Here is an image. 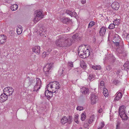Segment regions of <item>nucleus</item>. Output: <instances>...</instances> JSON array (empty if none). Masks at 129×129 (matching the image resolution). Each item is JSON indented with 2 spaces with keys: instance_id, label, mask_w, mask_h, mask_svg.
<instances>
[{
  "instance_id": "obj_14",
  "label": "nucleus",
  "mask_w": 129,
  "mask_h": 129,
  "mask_svg": "<svg viewBox=\"0 0 129 129\" xmlns=\"http://www.w3.org/2000/svg\"><path fill=\"white\" fill-rule=\"evenodd\" d=\"M6 37L5 35H0V44H4L6 41Z\"/></svg>"
},
{
  "instance_id": "obj_41",
  "label": "nucleus",
  "mask_w": 129,
  "mask_h": 129,
  "mask_svg": "<svg viewBox=\"0 0 129 129\" xmlns=\"http://www.w3.org/2000/svg\"><path fill=\"white\" fill-rule=\"evenodd\" d=\"M22 29H18V28L17 29V32L18 34L19 35L22 32Z\"/></svg>"
},
{
  "instance_id": "obj_45",
  "label": "nucleus",
  "mask_w": 129,
  "mask_h": 129,
  "mask_svg": "<svg viewBox=\"0 0 129 129\" xmlns=\"http://www.w3.org/2000/svg\"><path fill=\"white\" fill-rule=\"evenodd\" d=\"M68 65L70 66L71 67H73V63L71 62H69L68 63Z\"/></svg>"
},
{
  "instance_id": "obj_38",
  "label": "nucleus",
  "mask_w": 129,
  "mask_h": 129,
  "mask_svg": "<svg viewBox=\"0 0 129 129\" xmlns=\"http://www.w3.org/2000/svg\"><path fill=\"white\" fill-rule=\"evenodd\" d=\"M72 121V118L71 116H69V118L68 119V121L67 122L69 124L71 123Z\"/></svg>"
},
{
  "instance_id": "obj_28",
  "label": "nucleus",
  "mask_w": 129,
  "mask_h": 129,
  "mask_svg": "<svg viewBox=\"0 0 129 129\" xmlns=\"http://www.w3.org/2000/svg\"><path fill=\"white\" fill-rule=\"evenodd\" d=\"M80 92L82 94H88L89 92V89H81Z\"/></svg>"
},
{
  "instance_id": "obj_1",
  "label": "nucleus",
  "mask_w": 129,
  "mask_h": 129,
  "mask_svg": "<svg viewBox=\"0 0 129 129\" xmlns=\"http://www.w3.org/2000/svg\"><path fill=\"white\" fill-rule=\"evenodd\" d=\"M78 34H76L72 36V38L68 36L60 35L59 38L56 41L55 44L58 46L64 47H69L71 46L75 41L80 40Z\"/></svg>"
},
{
  "instance_id": "obj_36",
  "label": "nucleus",
  "mask_w": 129,
  "mask_h": 129,
  "mask_svg": "<svg viewBox=\"0 0 129 129\" xmlns=\"http://www.w3.org/2000/svg\"><path fill=\"white\" fill-rule=\"evenodd\" d=\"M115 25L114 23L111 24L109 26L108 28L110 29H113L115 28Z\"/></svg>"
},
{
  "instance_id": "obj_43",
  "label": "nucleus",
  "mask_w": 129,
  "mask_h": 129,
  "mask_svg": "<svg viewBox=\"0 0 129 129\" xmlns=\"http://www.w3.org/2000/svg\"><path fill=\"white\" fill-rule=\"evenodd\" d=\"M119 82V81L116 80H114L113 81V83L115 85H117Z\"/></svg>"
},
{
  "instance_id": "obj_24",
  "label": "nucleus",
  "mask_w": 129,
  "mask_h": 129,
  "mask_svg": "<svg viewBox=\"0 0 129 129\" xmlns=\"http://www.w3.org/2000/svg\"><path fill=\"white\" fill-rule=\"evenodd\" d=\"M94 115H92L91 116L88 120V122L89 124H90L93 122L94 120Z\"/></svg>"
},
{
  "instance_id": "obj_42",
  "label": "nucleus",
  "mask_w": 129,
  "mask_h": 129,
  "mask_svg": "<svg viewBox=\"0 0 129 129\" xmlns=\"http://www.w3.org/2000/svg\"><path fill=\"white\" fill-rule=\"evenodd\" d=\"M76 109L79 111H81L83 109V108L82 106H78L77 107Z\"/></svg>"
},
{
  "instance_id": "obj_58",
  "label": "nucleus",
  "mask_w": 129,
  "mask_h": 129,
  "mask_svg": "<svg viewBox=\"0 0 129 129\" xmlns=\"http://www.w3.org/2000/svg\"><path fill=\"white\" fill-rule=\"evenodd\" d=\"M69 29H70V28H68V31L69 30Z\"/></svg>"
},
{
  "instance_id": "obj_54",
  "label": "nucleus",
  "mask_w": 129,
  "mask_h": 129,
  "mask_svg": "<svg viewBox=\"0 0 129 129\" xmlns=\"http://www.w3.org/2000/svg\"><path fill=\"white\" fill-rule=\"evenodd\" d=\"M120 71L119 70V71H117V72H116V74L118 75H120L119 74V73H120Z\"/></svg>"
},
{
  "instance_id": "obj_32",
  "label": "nucleus",
  "mask_w": 129,
  "mask_h": 129,
  "mask_svg": "<svg viewBox=\"0 0 129 129\" xmlns=\"http://www.w3.org/2000/svg\"><path fill=\"white\" fill-rule=\"evenodd\" d=\"M124 66L126 69H129V62H126L124 64Z\"/></svg>"
},
{
  "instance_id": "obj_10",
  "label": "nucleus",
  "mask_w": 129,
  "mask_h": 129,
  "mask_svg": "<svg viewBox=\"0 0 129 129\" xmlns=\"http://www.w3.org/2000/svg\"><path fill=\"white\" fill-rule=\"evenodd\" d=\"M5 93H2L0 96V102L3 103L5 102L7 99L8 97Z\"/></svg>"
},
{
  "instance_id": "obj_22",
  "label": "nucleus",
  "mask_w": 129,
  "mask_h": 129,
  "mask_svg": "<svg viewBox=\"0 0 129 129\" xmlns=\"http://www.w3.org/2000/svg\"><path fill=\"white\" fill-rule=\"evenodd\" d=\"M18 6L17 4H14L11 7V9L12 11H14L17 10L18 8Z\"/></svg>"
},
{
  "instance_id": "obj_11",
  "label": "nucleus",
  "mask_w": 129,
  "mask_h": 129,
  "mask_svg": "<svg viewBox=\"0 0 129 129\" xmlns=\"http://www.w3.org/2000/svg\"><path fill=\"white\" fill-rule=\"evenodd\" d=\"M36 79L37 83L36 85L34 87V89H40L41 86V81L38 78H36Z\"/></svg>"
},
{
  "instance_id": "obj_57",
  "label": "nucleus",
  "mask_w": 129,
  "mask_h": 129,
  "mask_svg": "<svg viewBox=\"0 0 129 129\" xmlns=\"http://www.w3.org/2000/svg\"><path fill=\"white\" fill-rule=\"evenodd\" d=\"M39 89H37V90H36L35 89H34L33 90V91L34 92L35 91H36V92L37 91H38V90H39Z\"/></svg>"
},
{
  "instance_id": "obj_25",
  "label": "nucleus",
  "mask_w": 129,
  "mask_h": 129,
  "mask_svg": "<svg viewBox=\"0 0 129 129\" xmlns=\"http://www.w3.org/2000/svg\"><path fill=\"white\" fill-rule=\"evenodd\" d=\"M86 113L85 112H84L81 114V119L82 121H84L86 118Z\"/></svg>"
},
{
  "instance_id": "obj_55",
  "label": "nucleus",
  "mask_w": 129,
  "mask_h": 129,
  "mask_svg": "<svg viewBox=\"0 0 129 129\" xmlns=\"http://www.w3.org/2000/svg\"><path fill=\"white\" fill-rule=\"evenodd\" d=\"M46 55H47L49 54L50 52H49L48 51H47V52H46Z\"/></svg>"
},
{
  "instance_id": "obj_35",
  "label": "nucleus",
  "mask_w": 129,
  "mask_h": 129,
  "mask_svg": "<svg viewBox=\"0 0 129 129\" xmlns=\"http://www.w3.org/2000/svg\"><path fill=\"white\" fill-rule=\"evenodd\" d=\"M94 79V77L92 75L90 74L88 77V79H89L90 81H92Z\"/></svg>"
},
{
  "instance_id": "obj_46",
  "label": "nucleus",
  "mask_w": 129,
  "mask_h": 129,
  "mask_svg": "<svg viewBox=\"0 0 129 129\" xmlns=\"http://www.w3.org/2000/svg\"><path fill=\"white\" fill-rule=\"evenodd\" d=\"M42 57L43 58H44L45 57L46 55H46V53L45 52H44L43 53H42Z\"/></svg>"
},
{
  "instance_id": "obj_33",
  "label": "nucleus",
  "mask_w": 129,
  "mask_h": 129,
  "mask_svg": "<svg viewBox=\"0 0 129 129\" xmlns=\"http://www.w3.org/2000/svg\"><path fill=\"white\" fill-rule=\"evenodd\" d=\"M92 68L94 70H99L100 69L101 67L100 66H93L92 67Z\"/></svg>"
},
{
  "instance_id": "obj_21",
  "label": "nucleus",
  "mask_w": 129,
  "mask_h": 129,
  "mask_svg": "<svg viewBox=\"0 0 129 129\" xmlns=\"http://www.w3.org/2000/svg\"><path fill=\"white\" fill-rule=\"evenodd\" d=\"M65 69L64 68H60L58 71L59 74L61 76H62L65 73Z\"/></svg>"
},
{
  "instance_id": "obj_60",
  "label": "nucleus",
  "mask_w": 129,
  "mask_h": 129,
  "mask_svg": "<svg viewBox=\"0 0 129 129\" xmlns=\"http://www.w3.org/2000/svg\"><path fill=\"white\" fill-rule=\"evenodd\" d=\"M93 42L94 43H95V41H94Z\"/></svg>"
},
{
  "instance_id": "obj_26",
  "label": "nucleus",
  "mask_w": 129,
  "mask_h": 129,
  "mask_svg": "<svg viewBox=\"0 0 129 129\" xmlns=\"http://www.w3.org/2000/svg\"><path fill=\"white\" fill-rule=\"evenodd\" d=\"M80 66L82 68L85 69L86 67V66L84 62L83 61H80Z\"/></svg>"
},
{
  "instance_id": "obj_30",
  "label": "nucleus",
  "mask_w": 129,
  "mask_h": 129,
  "mask_svg": "<svg viewBox=\"0 0 129 129\" xmlns=\"http://www.w3.org/2000/svg\"><path fill=\"white\" fill-rule=\"evenodd\" d=\"M103 93L105 97L108 96V92L107 89H103Z\"/></svg>"
},
{
  "instance_id": "obj_16",
  "label": "nucleus",
  "mask_w": 129,
  "mask_h": 129,
  "mask_svg": "<svg viewBox=\"0 0 129 129\" xmlns=\"http://www.w3.org/2000/svg\"><path fill=\"white\" fill-rule=\"evenodd\" d=\"M106 30V28L104 27H102L100 29L99 31L100 35L101 36H103L105 34Z\"/></svg>"
},
{
  "instance_id": "obj_4",
  "label": "nucleus",
  "mask_w": 129,
  "mask_h": 129,
  "mask_svg": "<svg viewBox=\"0 0 129 129\" xmlns=\"http://www.w3.org/2000/svg\"><path fill=\"white\" fill-rule=\"evenodd\" d=\"M42 11L38 10L36 11L35 12L36 16L34 19V21L35 23L39 21L43 17V15L42 13Z\"/></svg>"
},
{
  "instance_id": "obj_12",
  "label": "nucleus",
  "mask_w": 129,
  "mask_h": 129,
  "mask_svg": "<svg viewBox=\"0 0 129 129\" xmlns=\"http://www.w3.org/2000/svg\"><path fill=\"white\" fill-rule=\"evenodd\" d=\"M111 7L114 10H117L119 7V4L118 2H114L111 4Z\"/></svg>"
},
{
  "instance_id": "obj_13",
  "label": "nucleus",
  "mask_w": 129,
  "mask_h": 129,
  "mask_svg": "<svg viewBox=\"0 0 129 129\" xmlns=\"http://www.w3.org/2000/svg\"><path fill=\"white\" fill-rule=\"evenodd\" d=\"M65 13L67 14H68L71 17H75L76 16V13L74 12H72L69 10H66V11Z\"/></svg>"
},
{
  "instance_id": "obj_44",
  "label": "nucleus",
  "mask_w": 129,
  "mask_h": 129,
  "mask_svg": "<svg viewBox=\"0 0 129 129\" xmlns=\"http://www.w3.org/2000/svg\"><path fill=\"white\" fill-rule=\"evenodd\" d=\"M117 96L119 97V98H121L122 96V95L121 93L119 92L117 94Z\"/></svg>"
},
{
  "instance_id": "obj_23",
  "label": "nucleus",
  "mask_w": 129,
  "mask_h": 129,
  "mask_svg": "<svg viewBox=\"0 0 129 129\" xmlns=\"http://www.w3.org/2000/svg\"><path fill=\"white\" fill-rule=\"evenodd\" d=\"M99 86L100 88H103V89H106L105 86L104 81H101L99 85Z\"/></svg>"
},
{
  "instance_id": "obj_47",
  "label": "nucleus",
  "mask_w": 129,
  "mask_h": 129,
  "mask_svg": "<svg viewBox=\"0 0 129 129\" xmlns=\"http://www.w3.org/2000/svg\"><path fill=\"white\" fill-rule=\"evenodd\" d=\"M120 99V98H119V97L116 96L115 97L114 100L115 101H118Z\"/></svg>"
},
{
  "instance_id": "obj_37",
  "label": "nucleus",
  "mask_w": 129,
  "mask_h": 129,
  "mask_svg": "<svg viewBox=\"0 0 129 129\" xmlns=\"http://www.w3.org/2000/svg\"><path fill=\"white\" fill-rule=\"evenodd\" d=\"M121 122L119 121H117V122L116 125V129H120V125L121 124Z\"/></svg>"
},
{
  "instance_id": "obj_5",
  "label": "nucleus",
  "mask_w": 129,
  "mask_h": 129,
  "mask_svg": "<svg viewBox=\"0 0 129 129\" xmlns=\"http://www.w3.org/2000/svg\"><path fill=\"white\" fill-rule=\"evenodd\" d=\"M60 85L58 82L57 81H53L50 83L47 86V89L49 88H55V89H59L60 88Z\"/></svg>"
},
{
  "instance_id": "obj_7",
  "label": "nucleus",
  "mask_w": 129,
  "mask_h": 129,
  "mask_svg": "<svg viewBox=\"0 0 129 129\" xmlns=\"http://www.w3.org/2000/svg\"><path fill=\"white\" fill-rule=\"evenodd\" d=\"M56 91L53 90L52 91H50L49 89H47L45 92V96L47 97L48 99H49L52 96L53 93L55 92Z\"/></svg>"
},
{
  "instance_id": "obj_39",
  "label": "nucleus",
  "mask_w": 129,
  "mask_h": 129,
  "mask_svg": "<svg viewBox=\"0 0 129 129\" xmlns=\"http://www.w3.org/2000/svg\"><path fill=\"white\" fill-rule=\"evenodd\" d=\"M119 20L118 19H116V20H115L114 21V24L115 25H118L119 24Z\"/></svg>"
},
{
  "instance_id": "obj_19",
  "label": "nucleus",
  "mask_w": 129,
  "mask_h": 129,
  "mask_svg": "<svg viewBox=\"0 0 129 129\" xmlns=\"http://www.w3.org/2000/svg\"><path fill=\"white\" fill-rule=\"evenodd\" d=\"M68 121V118L66 116L62 118L61 119L60 122L62 124H64Z\"/></svg>"
},
{
  "instance_id": "obj_27",
  "label": "nucleus",
  "mask_w": 129,
  "mask_h": 129,
  "mask_svg": "<svg viewBox=\"0 0 129 129\" xmlns=\"http://www.w3.org/2000/svg\"><path fill=\"white\" fill-rule=\"evenodd\" d=\"M124 49L123 45L122 47H121V48H118L117 49V51L119 53H123V52Z\"/></svg>"
},
{
  "instance_id": "obj_3",
  "label": "nucleus",
  "mask_w": 129,
  "mask_h": 129,
  "mask_svg": "<svg viewBox=\"0 0 129 129\" xmlns=\"http://www.w3.org/2000/svg\"><path fill=\"white\" fill-rule=\"evenodd\" d=\"M125 107L124 105L120 106L119 108V114L122 120L126 121L128 119V117L126 114Z\"/></svg>"
},
{
  "instance_id": "obj_51",
  "label": "nucleus",
  "mask_w": 129,
  "mask_h": 129,
  "mask_svg": "<svg viewBox=\"0 0 129 129\" xmlns=\"http://www.w3.org/2000/svg\"><path fill=\"white\" fill-rule=\"evenodd\" d=\"M18 29H22V27L20 25H18Z\"/></svg>"
},
{
  "instance_id": "obj_15",
  "label": "nucleus",
  "mask_w": 129,
  "mask_h": 129,
  "mask_svg": "<svg viewBox=\"0 0 129 129\" xmlns=\"http://www.w3.org/2000/svg\"><path fill=\"white\" fill-rule=\"evenodd\" d=\"M33 51L37 54H39L40 52V47L39 46H36L32 48Z\"/></svg>"
},
{
  "instance_id": "obj_53",
  "label": "nucleus",
  "mask_w": 129,
  "mask_h": 129,
  "mask_svg": "<svg viewBox=\"0 0 129 129\" xmlns=\"http://www.w3.org/2000/svg\"><path fill=\"white\" fill-rule=\"evenodd\" d=\"M109 56L111 57V59H113L114 58V56L112 54H110L109 55Z\"/></svg>"
},
{
  "instance_id": "obj_56",
  "label": "nucleus",
  "mask_w": 129,
  "mask_h": 129,
  "mask_svg": "<svg viewBox=\"0 0 129 129\" xmlns=\"http://www.w3.org/2000/svg\"><path fill=\"white\" fill-rule=\"evenodd\" d=\"M52 49H49L48 50V51L49 52H51L52 51Z\"/></svg>"
},
{
  "instance_id": "obj_49",
  "label": "nucleus",
  "mask_w": 129,
  "mask_h": 129,
  "mask_svg": "<svg viewBox=\"0 0 129 129\" xmlns=\"http://www.w3.org/2000/svg\"><path fill=\"white\" fill-rule=\"evenodd\" d=\"M103 111V109L102 108H100L98 111V112L99 113H101Z\"/></svg>"
},
{
  "instance_id": "obj_18",
  "label": "nucleus",
  "mask_w": 129,
  "mask_h": 129,
  "mask_svg": "<svg viewBox=\"0 0 129 129\" xmlns=\"http://www.w3.org/2000/svg\"><path fill=\"white\" fill-rule=\"evenodd\" d=\"M120 41H122L121 40V39L120 38V37H118V35H117L114 38L113 42V43H115V42H120Z\"/></svg>"
},
{
  "instance_id": "obj_62",
  "label": "nucleus",
  "mask_w": 129,
  "mask_h": 129,
  "mask_svg": "<svg viewBox=\"0 0 129 129\" xmlns=\"http://www.w3.org/2000/svg\"><path fill=\"white\" fill-rule=\"evenodd\" d=\"M6 88H5L4 89H6Z\"/></svg>"
},
{
  "instance_id": "obj_9",
  "label": "nucleus",
  "mask_w": 129,
  "mask_h": 129,
  "mask_svg": "<svg viewBox=\"0 0 129 129\" xmlns=\"http://www.w3.org/2000/svg\"><path fill=\"white\" fill-rule=\"evenodd\" d=\"M91 103L92 105H94L96 104L98 97L94 94H91L90 96Z\"/></svg>"
},
{
  "instance_id": "obj_48",
  "label": "nucleus",
  "mask_w": 129,
  "mask_h": 129,
  "mask_svg": "<svg viewBox=\"0 0 129 129\" xmlns=\"http://www.w3.org/2000/svg\"><path fill=\"white\" fill-rule=\"evenodd\" d=\"M126 40H129V34H127L126 36Z\"/></svg>"
},
{
  "instance_id": "obj_20",
  "label": "nucleus",
  "mask_w": 129,
  "mask_h": 129,
  "mask_svg": "<svg viewBox=\"0 0 129 129\" xmlns=\"http://www.w3.org/2000/svg\"><path fill=\"white\" fill-rule=\"evenodd\" d=\"M114 45L116 47H119V46L121 47H122L123 45V41H120V42H115V43H113Z\"/></svg>"
},
{
  "instance_id": "obj_61",
  "label": "nucleus",
  "mask_w": 129,
  "mask_h": 129,
  "mask_svg": "<svg viewBox=\"0 0 129 129\" xmlns=\"http://www.w3.org/2000/svg\"><path fill=\"white\" fill-rule=\"evenodd\" d=\"M85 89H87V88H85Z\"/></svg>"
},
{
  "instance_id": "obj_31",
  "label": "nucleus",
  "mask_w": 129,
  "mask_h": 129,
  "mask_svg": "<svg viewBox=\"0 0 129 129\" xmlns=\"http://www.w3.org/2000/svg\"><path fill=\"white\" fill-rule=\"evenodd\" d=\"M79 116V115L78 114H75L74 116V121L76 123L78 124L79 123V122L78 121V117Z\"/></svg>"
},
{
  "instance_id": "obj_6",
  "label": "nucleus",
  "mask_w": 129,
  "mask_h": 129,
  "mask_svg": "<svg viewBox=\"0 0 129 129\" xmlns=\"http://www.w3.org/2000/svg\"><path fill=\"white\" fill-rule=\"evenodd\" d=\"M53 66V64L50 63L48 65H46L45 67H44V70L45 72V73L46 76H48L49 74V70Z\"/></svg>"
},
{
  "instance_id": "obj_40",
  "label": "nucleus",
  "mask_w": 129,
  "mask_h": 129,
  "mask_svg": "<svg viewBox=\"0 0 129 129\" xmlns=\"http://www.w3.org/2000/svg\"><path fill=\"white\" fill-rule=\"evenodd\" d=\"M112 69L111 66L110 65H108L106 67V70L107 71H109Z\"/></svg>"
},
{
  "instance_id": "obj_34",
  "label": "nucleus",
  "mask_w": 129,
  "mask_h": 129,
  "mask_svg": "<svg viewBox=\"0 0 129 129\" xmlns=\"http://www.w3.org/2000/svg\"><path fill=\"white\" fill-rule=\"evenodd\" d=\"M95 24V23L92 21H90L89 24L88 28H91Z\"/></svg>"
},
{
  "instance_id": "obj_59",
  "label": "nucleus",
  "mask_w": 129,
  "mask_h": 129,
  "mask_svg": "<svg viewBox=\"0 0 129 129\" xmlns=\"http://www.w3.org/2000/svg\"><path fill=\"white\" fill-rule=\"evenodd\" d=\"M91 30H90V31H89L90 33H91Z\"/></svg>"
},
{
  "instance_id": "obj_50",
  "label": "nucleus",
  "mask_w": 129,
  "mask_h": 129,
  "mask_svg": "<svg viewBox=\"0 0 129 129\" xmlns=\"http://www.w3.org/2000/svg\"><path fill=\"white\" fill-rule=\"evenodd\" d=\"M81 2L82 4H84L86 2V0H82Z\"/></svg>"
},
{
  "instance_id": "obj_2",
  "label": "nucleus",
  "mask_w": 129,
  "mask_h": 129,
  "mask_svg": "<svg viewBox=\"0 0 129 129\" xmlns=\"http://www.w3.org/2000/svg\"><path fill=\"white\" fill-rule=\"evenodd\" d=\"M85 46L84 45H81L78 48V54L81 58H86L90 55V50Z\"/></svg>"
},
{
  "instance_id": "obj_29",
  "label": "nucleus",
  "mask_w": 129,
  "mask_h": 129,
  "mask_svg": "<svg viewBox=\"0 0 129 129\" xmlns=\"http://www.w3.org/2000/svg\"><path fill=\"white\" fill-rule=\"evenodd\" d=\"M105 126L104 122H101L99 123V126H98V129H101L102 128Z\"/></svg>"
},
{
  "instance_id": "obj_17",
  "label": "nucleus",
  "mask_w": 129,
  "mask_h": 129,
  "mask_svg": "<svg viewBox=\"0 0 129 129\" xmlns=\"http://www.w3.org/2000/svg\"><path fill=\"white\" fill-rule=\"evenodd\" d=\"M3 91L5 94L10 95L12 94L14 89H4Z\"/></svg>"
},
{
  "instance_id": "obj_8",
  "label": "nucleus",
  "mask_w": 129,
  "mask_h": 129,
  "mask_svg": "<svg viewBox=\"0 0 129 129\" xmlns=\"http://www.w3.org/2000/svg\"><path fill=\"white\" fill-rule=\"evenodd\" d=\"M59 20L63 23L67 24L71 23L72 22V20L68 18H65L63 17H61L59 18Z\"/></svg>"
},
{
  "instance_id": "obj_52",
  "label": "nucleus",
  "mask_w": 129,
  "mask_h": 129,
  "mask_svg": "<svg viewBox=\"0 0 129 129\" xmlns=\"http://www.w3.org/2000/svg\"><path fill=\"white\" fill-rule=\"evenodd\" d=\"M35 81H35L34 80H31L30 82H31L33 84L34 83L35 84L36 83Z\"/></svg>"
}]
</instances>
